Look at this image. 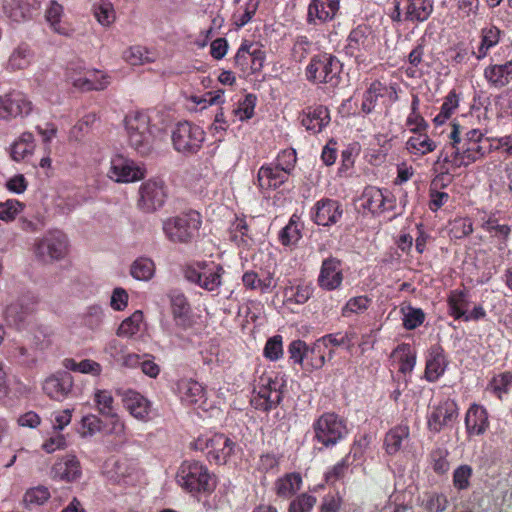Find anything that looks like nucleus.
<instances>
[{
  "label": "nucleus",
  "instance_id": "nucleus-1",
  "mask_svg": "<svg viewBox=\"0 0 512 512\" xmlns=\"http://www.w3.org/2000/svg\"><path fill=\"white\" fill-rule=\"evenodd\" d=\"M446 144L438 155L437 162L454 168L467 167L491 152L490 138L480 129H467L453 122Z\"/></svg>",
  "mask_w": 512,
  "mask_h": 512
},
{
  "label": "nucleus",
  "instance_id": "nucleus-2",
  "mask_svg": "<svg viewBox=\"0 0 512 512\" xmlns=\"http://www.w3.org/2000/svg\"><path fill=\"white\" fill-rule=\"evenodd\" d=\"M237 443L221 432L207 431L190 442L189 448L204 454L206 460L214 465H226L235 454Z\"/></svg>",
  "mask_w": 512,
  "mask_h": 512
},
{
  "label": "nucleus",
  "instance_id": "nucleus-3",
  "mask_svg": "<svg viewBox=\"0 0 512 512\" xmlns=\"http://www.w3.org/2000/svg\"><path fill=\"white\" fill-rule=\"evenodd\" d=\"M179 486L192 495L210 494L215 489L213 474L208 467L198 460H185L176 474Z\"/></svg>",
  "mask_w": 512,
  "mask_h": 512
},
{
  "label": "nucleus",
  "instance_id": "nucleus-4",
  "mask_svg": "<svg viewBox=\"0 0 512 512\" xmlns=\"http://www.w3.org/2000/svg\"><path fill=\"white\" fill-rule=\"evenodd\" d=\"M285 386V381L277 374H262L254 386L251 406L266 413L277 408L283 400Z\"/></svg>",
  "mask_w": 512,
  "mask_h": 512
},
{
  "label": "nucleus",
  "instance_id": "nucleus-5",
  "mask_svg": "<svg viewBox=\"0 0 512 512\" xmlns=\"http://www.w3.org/2000/svg\"><path fill=\"white\" fill-rule=\"evenodd\" d=\"M314 441L325 448H332L349 433L347 421L335 412H324L312 424Z\"/></svg>",
  "mask_w": 512,
  "mask_h": 512
},
{
  "label": "nucleus",
  "instance_id": "nucleus-6",
  "mask_svg": "<svg viewBox=\"0 0 512 512\" xmlns=\"http://www.w3.org/2000/svg\"><path fill=\"white\" fill-rule=\"evenodd\" d=\"M342 63L333 54L319 53L311 57L305 69L306 79L313 84H329L335 87L340 82Z\"/></svg>",
  "mask_w": 512,
  "mask_h": 512
},
{
  "label": "nucleus",
  "instance_id": "nucleus-7",
  "mask_svg": "<svg viewBox=\"0 0 512 512\" xmlns=\"http://www.w3.org/2000/svg\"><path fill=\"white\" fill-rule=\"evenodd\" d=\"M184 278L207 292L217 291L223 284L224 268L214 261H195L185 266Z\"/></svg>",
  "mask_w": 512,
  "mask_h": 512
},
{
  "label": "nucleus",
  "instance_id": "nucleus-8",
  "mask_svg": "<svg viewBox=\"0 0 512 512\" xmlns=\"http://www.w3.org/2000/svg\"><path fill=\"white\" fill-rule=\"evenodd\" d=\"M202 224L201 216L196 211H189L170 217L163 222L166 237L174 243H189L196 236Z\"/></svg>",
  "mask_w": 512,
  "mask_h": 512
},
{
  "label": "nucleus",
  "instance_id": "nucleus-9",
  "mask_svg": "<svg viewBox=\"0 0 512 512\" xmlns=\"http://www.w3.org/2000/svg\"><path fill=\"white\" fill-rule=\"evenodd\" d=\"M125 127L131 147L141 155L149 154L153 141L149 116L144 112H132L125 117Z\"/></svg>",
  "mask_w": 512,
  "mask_h": 512
},
{
  "label": "nucleus",
  "instance_id": "nucleus-10",
  "mask_svg": "<svg viewBox=\"0 0 512 512\" xmlns=\"http://www.w3.org/2000/svg\"><path fill=\"white\" fill-rule=\"evenodd\" d=\"M377 35L368 24H359L353 28L344 47L346 55L355 58L358 63L365 62L376 50Z\"/></svg>",
  "mask_w": 512,
  "mask_h": 512
},
{
  "label": "nucleus",
  "instance_id": "nucleus-11",
  "mask_svg": "<svg viewBox=\"0 0 512 512\" xmlns=\"http://www.w3.org/2000/svg\"><path fill=\"white\" fill-rule=\"evenodd\" d=\"M205 131L198 125L182 121L175 125L171 133L173 148L183 155L198 153L205 141Z\"/></svg>",
  "mask_w": 512,
  "mask_h": 512
},
{
  "label": "nucleus",
  "instance_id": "nucleus-12",
  "mask_svg": "<svg viewBox=\"0 0 512 512\" xmlns=\"http://www.w3.org/2000/svg\"><path fill=\"white\" fill-rule=\"evenodd\" d=\"M34 255L42 263L62 260L68 253V238L60 230L48 231L35 240Z\"/></svg>",
  "mask_w": 512,
  "mask_h": 512
},
{
  "label": "nucleus",
  "instance_id": "nucleus-13",
  "mask_svg": "<svg viewBox=\"0 0 512 512\" xmlns=\"http://www.w3.org/2000/svg\"><path fill=\"white\" fill-rule=\"evenodd\" d=\"M38 298L26 293L7 305L4 316L8 325L18 330L26 329L34 320L37 311Z\"/></svg>",
  "mask_w": 512,
  "mask_h": 512
},
{
  "label": "nucleus",
  "instance_id": "nucleus-14",
  "mask_svg": "<svg viewBox=\"0 0 512 512\" xmlns=\"http://www.w3.org/2000/svg\"><path fill=\"white\" fill-rule=\"evenodd\" d=\"M266 59V53L258 42L243 40L234 56V66L244 76L259 73Z\"/></svg>",
  "mask_w": 512,
  "mask_h": 512
},
{
  "label": "nucleus",
  "instance_id": "nucleus-15",
  "mask_svg": "<svg viewBox=\"0 0 512 512\" xmlns=\"http://www.w3.org/2000/svg\"><path fill=\"white\" fill-rule=\"evenodd\" d=\"M167 196V186L164 180L148 179L139 188L137 207L144 213H153L164 206Z\"/></svg>",
  "mask_w": 512,
  "mask_h": 512
},
{
  "label": "nucleus",
  "instance_id": "nucleus-16",
  "mask_svg": "<svg viewBox=\"0 0 512 512\" xmlns=\"http://www.w3.org/2000/svg\"><path fill=\"white\" fill-rule=\"evenodd\" d=\"M359 201L361 208L373 215L391 211L396 205L395 197L390 191L375 186H367L363 190Z\"/></svg>",
  "mask_w": 512,
  "mask_h": 512
},
{
  "label": "nucleus",
  "instance_id": "nucleus-17",
  "mask_svg": "<svg viewBox=\"0 0 512 512\" xmlns=\"http://www.w3.org/2000/svg\"><path fill=\"white\" fill-rule=\"evenodd\" d=\"M343 212V206L338 200L323 197L312 206L310 219L318 226L331 227L342 219Z\"/></svg>",
  "mask_w": 512,
  "mask_h": 512
},
{
  "label": "nucleus",
  "instance_id": "nucleus-18",
  "mask_svg": "<svg viewBox=\"0 0 512 512\" xmlns=\"http://www.w3.org/2000/svg\"><path fill=\"white\" fill-rule=\"evenodd\" d=\"M146 170L131 159L122 155H115L111 159L108 176L119 183H130L143 179Z\"/></svg>",
  "mask_w": 512,
  "mask_h": 512
},
{
  "label": "nucleus",
  "instance_id": "nucleus-19",
  "mask_svg": "<svg viewBox=\"0 0 512 512\" xmlns=\"http://www.w3.org/2000/svg\"><path fill=\"white\" fill-rule=\"evenodd\" d=\"M82 465L74 453L58 456L50 469L53 480L74 483L82 477Z\"/></svg>",
  "mask_w": 512,
  "mask_h": 512
},
{
  "label": "nucleus",
  "instance_id": "nucleus-20",
  "mask_svg": "<svg viewBox=\"0 0 512 512\" xmlns=\"http://www.w3.org/2000/svg\"><path fill=\"white\" fill-rule=\"evenodd\" d=\"M32 108L31 101L22 92L11 91L0 95V119L2 120L27 116L32 111Z\"/></svg>",
  "mask_w": 512,
  "mask_h": 512
},
{
  "label": "nucleus",
  "instance_id": "nucleus-21",
  "mask_svg": "<svg viewBox=\"0 0 512 512\" xmlns=\"http://www.w3.org/2000/svg\"><path fill=\"white\" fill-rule=\"evenodd\" d=\"M343 280L342 261L332 256L325 258L317 278L318 286L325 291H334L342 286Z\"/></svg>",
  "mask_w": 512,
  "mask_h": 512
},
{
  "label": "nucleus",
  "instance_id": "nucleus-22",
  "mask_svg": "<svg viewBox=\"0 0 512 512\" xmlns=\"http://www.w3.org/2000/svg\"><path fill=\"white\" fill-rule=\"evenodd\" d=\"M458 416V406L455 401L447 399L434 406L428 415L427 426L429 431L439 433Z\"/></svg>",
  "mask_w": 512,
  "mask_h": 512
},
{
  "label": "nucleus",
  "instance_id": "nucleus-23",
  "mask_svg": "<svg viewBox=\"0 0 512 512\" xmlns=\"http://www.w3.org/2000/svg\"><path fill=\"white\" fill-rule=\"evenodd\" d=\"M448 365L449 360L444 348L440 344L431 345L425 359L424 378L430 383L438 381Z\"/></svg>",
  "mask_w": 512,
  "mask_h": 512
},
{
  "label": "nucleus",
  "instance_id": "nucleus-24",
  "mask_svg": "<svg viewBox=\"0 0 512 512\" xmlns=\"http://www.w3.org/2000/svg\"><path fill=\"white\" fill-rule=\"evenodd\" d=\"M171 313L175 326L183 331L193 327L195 321L187 297L178 291L169 294Z\"/></svg>",
  "mask_w": 512,
  "mask_h": 512
},
{
  "label": "nucleus",
  "instance_id": "nucleus-25",
  "mask_svg": "<svg viewBox=\"0 0 512 512\" xmlns=\"http://www.w3.org/2000/svg\"><path fill=\"white\" fill-rule=\"evenodd\" d=\"M300 123L311 134H318L325 129L331 120L330 111L324 105L308 106L301 112Z\"/></svg>",
  "mask_w": 512,
  "mask_h": 512
},
{
  "label": "nucleus",
  "instance_id": "nucleus-26",
  "mask_svg": "<svg viewBox=\"0 0 512 512\" xmlns=\"http://www.w3.org/2000/svg\"><path fill=\"white\" fill-rule=\"evenodd\" d=\"M176 391L183 404L202 408L206 403V390L196 380L182 378L176 382Z\"/></svg>",
  "mask_w": 512,
  "mask_h": 512
},
{
  "label": "nucleus",
  "instance_id": "nucleus-27",
  "mask_svg": "<svg viewBox=\"0 0 512 512\" xmlns=\"http://www.w3.org/2000/svg\"><path fill=\"white\" fill-rule=\"evenodd\" d=\"M386 96L392 101L397 100L396 88L394 86H387L379 80H374L363 93L361 112L365 115L371 114L375 110L378 99Z\"/></svg>",
  "mask_w": 512,
  "mask_h": 512
},
{
  "label": "nucleus",
  "instance_id": "nucleus-28",
  "mask_svg": "<svg viewBox=\"0 0 512 512\" xmlns=\"http://www.w3.org/2000/svg\"><path fill=\"white\" fill-rule=\"evenodd\" d=\"M73 382L69 372H57L45 379L43 391L50 399L62 401L72 391Z\"/></svg>",
  "mask_w": 512,
  "mask_h": 512
},
{
  "label": "nucleus",
  "instance_id": "nucleus-29",
  "mask_svg": "<svg viewBox=\"0 0 512 512\" xmlns=\"http://www.w3.org/2000/svg\"><path fill=\"white\" fill-rule=\"evenodd\" d=\"M123 406L136 419L146 420L150 413V402L142 394L135 390L118 391Z\"/></svg>",
  "mask_w": 512,
  "mask_h": 512
},
{
  "label": "nucleus",
  "instance_id": "nucleus-30",
  "mask_svg": "<svg viewBox=\"0 0 512 512\" xmlns=\"http://www.w3.org/2000/svg\"><path fill=\"white\" fill-rule=\"evenodd\" d=\"M290 175L273 163L263 164L257 173L258 186L261 190H276L285 184Z\"/></svg>",
  "mask_w": 512,
  "mask_h": 512
},
{
  "label": "nucleus",
  "instance_id": "nucleus-31",
  "mask_svg": "<svg viewBox=\"0 0 512 512\" xmlns=\"http://www.w3.org/2000/svg\"><path fill=\"white\" fill-rule=\"evenodd\" d=\"M483 76L490 87L502 89L512 82V58L505 63H490Z\"/></svg>",
  "mask_w": 512,
  "mask_h": 512
},
{
  "label": "nucleus",
  "instance_id": "nucleus-32",
  "mask_svg": "<svg viewBox=\"0 0 512 512\" xmlns=\"http://www.w3.org/2000/svg\"><path fill=\"white\" fill-rule=\"evenodd\" d=\"M243 286L247 290L258 291L260 294L271 293L276 287L274 274L270 271H246L242 276Z\"/></svg>",
  "mask_w": 512,
  "mask_h": 512
},
{
  "label": "nucleus",
  "instance_id": "nucleus-33",
  "mask_svg": "<svg viewBox=\"0 0 512 512\" xmlns=\"http://www.w3.org/2000/svg\"><path fill=\"white\" fill-rule=\"evenodd\" d=\"M487 410L478 404H472L465 415V427L468 436L483 435L489 428Z\"/></svg>",
  "mask_w": 512,
  "mask_h": 512
},
{
  "label": "nucleus",
  "instance_id": "nucleus-34",
  "mask_svg": "<svg viewBox=\"0 0 512 512\" xmlns=\"http://www.w3.org/2000/svg\"><path fill=\"white\" fill-rule=\"evenodd\" d=\"M395 13L400 19L401 10H404V20L411 22H422L431 15L433 11L432 2H396Z\"/></svg>",
  "mask_w": 512,
  "mask_h": 512
},
{
  "label": "nucleus",
  "instance_id": "nucleus-35",
  "mask_svg": "<svg viewBox=\"0 0 512 512\" xmlns=\"http://www.w3.org/2000/svg\"><path fill=\"white\" fill-rule=\"evenodd\" d=\"M72 85L82 91L104 90L110 84L111 77L99 70L87 71L83 76L70 77Z\"/></svg>",
  "mask_w": 512,
  "mask_h": 512
},
{
  "label": "nucleus",
  "instance_id": "nucleus-36",
  "mask_svg": "<svg viewBox=\"0 0 512 512\" xmlns=\"http://www.w3.org/2000/svg\"><path fill=\"white\" fill-rule=\"evenodd\" d=\"M303 485L299 472L285 473L274 482V492L278 498L288 500L296 495Z\"/></svg>",
  "mask_w": 512,
  "mask_h": 512
},
{
  "label": "nucleus",
  "instance_id": "nucleus-37",
  "mask_svg": "<svg viewBox=\"0 0 512 512\" xmlns=\"http://www.w3.org/2000/svg\"><path fill=\"white\" fill-rule=\"evenodd\" d=\"M393 357L399 364L398 371L401 374H411L415 368L417 352L409 343H401L392 351Z\"/></svg>",
  "mask_w": 512,
  "mask_h": 512
},
{
  "label": "nucleus",
  "instance_id": "nucleus-38",
  "mask_svg": "<svg viewBox=\"0 0 512 512\" xmlns=\"http://www.w3.org/2000/svg\"><path fill=\"white\" fill-rule=\"evenodd\" d=\"M340 2H310L308 22L313 24L332 20L339 10Z\"/></svg>",
  "mask_w": 512,
  "mask_h": 512
},
{
  "label": "nucleus",
  "instance_id": "nucleus-39",
  "mask_svg": "<svg viewBox=\"0 0 512 512\" xmlns=\"http://www.w3.org/2000/svg\"><path fill=\"white\" fill-rule=\"evenodd\" d=\"M436 148V142L429 137L427 131L413 134L405 143L407 152L417 157L425 156L433 152Z\"/></svg>",
  "mask_w": 512,
  "mask_h": 512
},
{
  "label": "nucleus",
  "instance_id": "nucleus-40",
  "mask_svg": "<svg viewBox=\"0 0 512 512\" xmlns=\"http://www.w3.org/2000/svg\"><path fill=\"white\" fill-rule=\"evenodd\" d=\"M448 313L455 320L462 319L469 306V292L466 289L451 290L447 297Z\"/></svg>",
  "mask_w": 512,
  "mask_h": 512
},
{
  "label": "nucleus",
  "instance_id": "nucleus-41",
  "mask_svg": "<svg viewBox=\"0 0 512 512\" xmlns=\"http://www.w3.org/2000/svg\"><path fill=\"white\" fill-rule=\"evenodd\" d=\"M461 99L462 93L460 91H457L456 89L449 91V93L444 97L440 111L434 117L433 123L436 126H440L446 123L459 108Z\"/></svg>",
  "mask_w": 512,
  "mask_h": 512
},
{
  "label": "nucleus",
  "instance_id": "nucleus-42",
  "mask_svg": "<svg viewBox=\"0 0 512 512\" xmlns=\"http://www.w3.org/2000/svg\"><path fill=\"white\" fill-rule=\"evenodd\" d=\"M410 436V429L407 424H399L391 428L385 435L384 447L389 455H395L402 448V442Z\"/></svg>",
  "mask_w": 512,
  "mask_h": 512
},
{
  "label": "nucleus",
  "instance_id": "nucleus-43",
  "mask_svg": "<svg viewBox=\"0 0 512 512\" xmlns=\"http://www.w3.org/2000/svg\"><path fill=\"white\" fill-rule=\"evenodd\" d=\"M486 389L497 399L502 400L512 390V371L494 373Z\"/></svg>",
  "mask_w": 512,
  "mask_h": 512
},
{
  "label": "nucleus",
  "instance_id": "nucleus-44",
  "mask_svg": "<svg viewBox=\"0 0 512 512\" xmlns=\"http://www.w3.org/2000/svg\"><path fill=\"white\" fill-rule=\"evenodd\" d=\"M301 238L302 225L300 224V218L293 214L287 225L280 230L278 240L283 246L291 247L295 246Z\"/></svg>",
  "mask_w": 512,
  "mask_h": 512
},
{
  "label": "nucleus",
  "instance_id": "nucleus-45",
  "mask_svg": "<svg viewBox=\"0 0 512 512\" xmlns=\"http://www.w3.org/2000/svg\"><path fill=\"white\" fill-rule=\"evenodd\" d=\"M229 239L243 249L251 246L252 238L249 235V227L245 218L236 217L229 228Z\"/></svg>",
  "mask_w": 512,
  "mask_h": 512
},
{
  "label": "nucleus",
  "instance_id": "nucleus-46",
  "mask_svg": "<svg viewBox=\"0 0 512 512\" xmlns=\"http://www.w3.org/2000/svg\"><path fill=\"white\" fill-rule=\"evenodd\" d=\"M93 402L96 410L104 417H117L115 402L112 392L107 389H95Z\"/></svg>",
  "mask_w": 512,
  "mask_h": 512
},
{
  "label": "nucleus",
  "instance_id": "nucleus-47",
  "mask_svg": "<svg viewBox=\"0 0 512 512\" xmlns=\"http://www.w3.org/2000/svg\"><path fill=\"white\" fill-rule=\"evenodd\" d=\"M35 149L34 136L30 132L22 133L19 138L11 145L10 155L14 161L24 160L31 155Z\"/></svg>",
  "mask_w": 512,
  "mask_h": 512
},
{
  "label": "nucleus",
  "instance_id": "nucleus-48",
  "mask_svg": "<svg viewBox=\"0 0 512 512\" xmlns=\"http://www.w3.org/2000/svg\"><path fill=\"white\" fill-rule=\"evenodd\" d=\"M314 288L310 284L288 286L284 289V303L302 305L313 295Z\"/></svg>",
  "mask_w": 512,
  "mask_h": 512
},
{
  "label": "nucleus",
  "instance_id": "nucleus-49",
  "mask_svg": "<svg viewBox=\"0 0 512 512\" xmlns=\"http://www.w3.org/2000/svg\"><path fill=\"white\" fill-rule=\"evenodd\" d=\"M481 228L496 239H509L511 234V226L507 223H500L496 214H489L483 218Z\"/></svg>",
  "mask_w": 512,
  "mask_h": 512
},
{
  "label": "nucleus",
  "instance_id": "nucleus-50",
  "mask_svg": "<svg viewBox=\"0 0 512 512\" xmlns=\"http://www.w3.org/2000/svg\"><path fill=\"white\" fill-rule=\"evenodd\" d=\"M355 338L356 332L353 330H348L344 333L337 332L326 334L321 338L317 339V341L323 346V348H328L329 346H344L347 349H350L354 345Z\"/></svg>",
  "mask_w": 512,
  "mask_h": 512
},
{
  "label": "nucleus",
  "instance_id": "nucleus-51",
  "mask_svg": "<svg viewBox=\"0 0 512 512\" xmlns=\"http://www.w3.org/2000/svg\"><path fill=\"white\" fill-rule=\"evenodd\" d=\"M63 366L67 370L79 372L82 374H89L92 376H100L102 373L101 364L91 359H84L80 362H77L73 358H66L63 361Z\"/></svg>",
  "mask_w": 512,
  "mask_h": 512
},
{
  "label": "nucleus",
  "instance_id": "nucleus-52",
  "mask_svg": "<svg viewBox=\"0 0 512 512\" xmlns=\"http://www.w3.org/2000/svg\"><path fill=\"white\" fill-rule=\"evenodd\" d=\"M501 31L495 26L483 28L481 31V43L478 48L476 58L481 60L485 58L489 50L496 46L500 40Z\"/></svg>",
  "mask_w": 512,
  "mask_h": 512
},
{
  "label": "nucleus",
  "instance_id": "nucleus-53",
  "mask_svg": "<svg viewBox=\"0 0 512 512\" xmlns=\"http://www.w3.org/2000/svg\"><path fill=\"white\" fill-rule=\"evenodd\" d=\"M5 14L15 22L26 21L32 17V10L35 9L30 2H5Z\"/></svg>",
  "mask_w": 512,
  "mask_h": 512
},
{
  "label": "nucleus",
  "instance_id": "nucleus-54",
  "mask_svg": "<svg viewBox=\"0 0 512 512\" xmlns=\"http://www.w3.org/2000/svg\"><path fill=\"white\" fill-rule=\"evenodd\" d=\"M123 58L126 62L133 66L150 63L155 59L154 53L141 45H134L129 47L124 51Z\"/></svg>",
  "mask_w": 512,
  "mask_h": 512
},
{
  "label": "nucleus",
  "instance_id": "nucleus-55",
  "mask_svg": "<svg viewBox=\"0 0 512 512\" xmlns=\"http://www.w3.org/2000/svg\"><path fill=\"white\" fill-rule=\"evenodd\" d=\"M155 273L154 262L147 257L137 258L130 267L131 276L140 281L150 280Z\"/></svg>",
  "mask_w": 512,
  "mask_h": 512
},
{
  "label": "nucleus",
  "instance_id": "nucleus-56",
  "mask_svg": "<svg viewBox=\"0 0 512 512\" xmlns=\"http://www.w3.org/2000/svg\"><path fill=\"white\" fill-rule=\"evenodd\" d=\"M62 15L63 6L59 2H51L50 6L46 10L45 17L55 32L61 35H68L69 28L61 22Z\"/></svg>",
  "mask_w": 512,
  "mask_h": 512
},
{
  "label": "nucleus",
  "instance_id": "nucleus-57",
  "mask_svg": "<svg viewBox=\"0 0 512 512\" xmlns=\"http://www.w3.org/2000/svg\"><path fill=\"white\" fill-rule=\"evenodd\" d=\"M371 304L372 299L367 295L351 297L341 308V315L345 318H348L353 314L364 313L369 309Z\"/></svg>",
  "mask_w": 512,
  "mask_h": 512
},
{
  "label": "nucleus",
  "instance_id": "nucleus-58",
  "mask_svg": "<svg viewBox=\"0 0 512 512\" xmlns=\"http://www.w3.org/2000/svg\"><path fill=\"white\" fill-rule=\"evenodd\" d=\"M31 57L29 46L20 44L9 57L8 67L12 70L24 69L29 66Z\"/></svg>",
  "mask_w": 512,
  "mask_h": 512
},
{
  "label": "nucleus",
  "instance_id": "nucleus-59",
  "mask_svg": "<svg viewBox=\"0 0 512 512\" xmlns=\"http://www.w3.org/2000/svg\"><path fill=\"white\" fill-rule=\"evenodd\" d=\"M143 321V313L135 311L130 317L122 321L117 330V335L122 337H132L140 330Z\"/></svg>",
  "mask_w": 512,
  "mask_h": 512
},
{
  "label": "nucleus",
  "instance_id": "nucleus-60",
  "mask_svg": "<svg viewBox=\"0 0 512 512\" xmlns=\"http://www.w3.org/2000/svg\"><path fill=\"white\" fill-rule=\"evenodd\" d=\"M316 503V496L307 492L300 493L290 501L287 512H312Z\"/></svg>",
  "mask_w": 512,
  "mask_h": 512
},
{
  "label": "nucleus",
  "instance_id": "nucleus-61",
  "mask_svg": "<svg viewBox=\"0 0 512 512\" xmlns=\"http://www.w3.org/2000/svg\"><path fill=\"white\" fill-rule=\"evenodd\" d=\"M272 163L282 169V171L291 175L297 163L296 150L293 148L281 150Z\"/></svg>",
  "mask_w": 512,
  "mask_h": 512
},
{
  "label": "nucleus",
  "instance_id": "nucleus-62",
  "mask_svg": "<svg viewBox=\"0 0 512 512\" xmlns=\"http://www.w3.org/2000/svg\"><path fill=\"white\" fill-rule=\"evenodd\" d=\"M349 458V455H346L324 473V481L326 484L332 486L346 476L350 465Z\"/></svg>",
  "mask_w": 512,
  "mask_h": 512
},
{
  "label": "nucleus",
  "instance_id": "nucleus-63",
  "mask_svg": "<svg viewBox=\"0 0 512 512\" xmlns=\"http://www.w3.org/2000/svg\"><path fill=\"white\" fill-rule=\"evenodd\" d=\"M257 97L256 95L249 93L238 102L237 107L233 110V113L240 121H246L254 116V110L256 106Z\"/></svg>",
  "mask_w": 512,
  "mask_h": 512
},
{
  "label": "nucleus",
  "instance_id": "nucleus-64",
  "mask_svg": "<svg viewBox=\"0 0 512 512\" xmlns=\"http://www.w3.org/2000/svg\"><path fill=\"white\" fill-rule=\"evenodd\" d=\"M25 205L16 199H8L5 202H0V220L11 222L16 219Z\"/></svg>",
  "mask_w": 512,
  "mask_h": 512
}]
</instances>
